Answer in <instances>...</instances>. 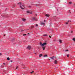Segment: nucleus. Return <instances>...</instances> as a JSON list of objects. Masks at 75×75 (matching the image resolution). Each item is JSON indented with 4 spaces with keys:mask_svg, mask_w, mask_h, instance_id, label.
I'll list each match as a JSON object with an SVG mask.
<instances>
[{
    "mask_svg": "<svg viewBox=\"0 0 75 75\" xmlns=\"http://www.w3.org/2000/svg\"><path fill=\"white\" fill-rule=\"evenodd\" d=\"M4 36H6V35H4Z\"/></svg>",
    "mask_w": 75,
    "mask_h": 75,
    "instance_id": "36",
    "label": "nucleus"
},
{
    "mask_svg": "<svg viewBox=\"0 0 75 75\" xmlns=\"http://www.w3.org/2000/svg\"><path fill=\"white\" fill-rule=\"evenodd\" d=\"M33 28H34V26H32L29 28H30V29H32Z\"/></svg>",
    "mask_w": 75,
    "mask_h": 75,
    "instance_id": "5",
    "label": "nucleus"
},
{
    "mask_svg": "<svg viewBox=\"0 0 75 75\" xmlns=\"http://www.w3.org/2000/svg\"><path fill=\"white\" fill-rule=\"evenodd\" d=\"M33 21H36V18L35 17L33 18Z\"/></svg>",
    "mask_w": 75,
    "mask_h": 75,
    "instance_id": "6",
    "label": "nucleus"
},
{
    "mask_svg": "<svg viewBox=\"0 0 75 75\" xmlns=\"http://www.w3.org/2000/svg\"><path fill=\"white\" fill-rule=\"evenodd\" d=\"M44 57H48V56H47V55L46 54V55H44Z\"/></svg>",
    "mask_w": 75,
    "mask_h": 75,
    "instance_id": "13",
    "label": "nucleus"
},
{
    "mask_svg": "<svg viewBox=\"0 0 75 75\" xmlns=\"http://www.w3.org/2000/svg\"><path fill=\"white\" fill-rule=\"evenodd\" d=\"M33 72H34V71H33L32 72H31L30 73L31 74H32V73H33Z\"/></svg>",
    "mask_w": 75,
    "mask_h": 75,
    "instance_id": "22",
    "label": "nucleus"
},
{
    "mask_svg": "<svg viewBox=\"0 0 75 75\" xmlns=\"http://www.w3.org/2000/svg\"><path fill=\"white\" fill-rule=\"evenodd\" d=\"M31 48V46H28L27 47V49H28V50H30Z\"/></svg>",
    "mask_w": 75,
    "mask_h": 75,
    "instance_id": "4",
    "label": "nucleus"
},
{
    "mask_svg": "<svg viewBox=\"0 0 75 75\" xmlns=\"http://www.w3.org/2000/svg\"><path fill=\"white\" fill-rule=\"evenodd\" d=\"M74 6H75V4H74Z\"/></svg>",
    "mask_w": 75,
    "mask_h": 75,
    "instance_id": "40",
    "label": "nucleus"
},
{
    "mask_svg": "<svg viewBox=\"0 0 75 75\" xmlns=\"http://www.w3.org/2000/svg\"><path fill=\"white\" fill-rule=\"evenodd\" d=\"M69 4H72V2H69Z\"/></svg>",
    "mask_w": 75,
    "mask_h": 75,
    "instance_id": "20",
    "label": "nucleus"
},
{
    "mask_svg": "<svg viewBox=\"0 0 75 75\" xmlns=\"http://www.w3.org/2000/svg\"><path fill=\"white\" fill-rule=\"evenodd\" d=\"M37 16V15H36V16Z\"/></svg>",
    "mask_w": 75,
    "mask_h": 75,
    "instance_id": "41",
    "label": "nucleus"
},
{
    "mask_svg": "<svg viewBox=\"0 0 75 75\" xmlns=\"http://www.w3.org/2000/svg\"><path fill=\"white\" fill-rule=\"evenodd\" d=\"M68 22H66V24H68Z\"/></svg>",
    "mask_w": 75,
    "mask_h": 75,
    "instance_id": "26",
    "label": "nucleus"
},
{
    "mask_svg": "<svg viewBox=\"0 0 75 75\" xmlns=\"http://www.w3.org/2000/svg\"><path fill=\"white\" fill-rule=\"evenodd\" d=\"M59 42H60V43H61L62 42V40H59Z\"/></svg>",
    "mask_w": 75,
    "mask_h": 75,
    "instance_id": "16",
    "label": "nucleus"
},
{
    "mask_svg": "<svg viewBox=\"0 0 75 75\" xmlns=\"http://www.w3.org/2000/svg\"><path fill=\"white\" fill-rule=\"evenodd\" d=\"M67 57L68 58L69 57V54H67Z\"/></svg>",
    "mask_w": 75,
    "mask_h": 75,
    "instance_id": "23",
    "label": "nucleus"
},
{
    "mask_svg": "<svg viewBox=\"0 0 75 75\" xmlns=\"http://www.w3.org/2000/svg\"><path fill=\"white\" fill-rule=\"evenodd\" d=\"M69 13H71V12H70V10H69Z\"/></svg>",
    "mask_w": 75,
    "mask_h": 75,
    "instance_id": "28",
    "label": "nucleus"
},
{
    "mask_svg": "<svg viewBox=\"0 0 75 75\" xmlns=\"http://www.w3.org/2000/svg\"><path fill=\"white\" fill-rule=\"evenodd\" d=\"M54 64H57V60H55L54 61Z\"/></svg>",
    "mask_w": 75,
    "mask_h": 75,
    "instance_id": "7",
    "label": "nucleus"
},
{
    "mask_svg": "<svg viewBox=\"0 0 75 75\" xmlns=\"http://www.w3.org/2000/svg\"><path fill=\"white\" fill-rule=\"evenodd\" d=\"M29 33H28V34H29Z\"/></svg>",
    "mask_w": 75,
    "mask_h": 75,
    "instance_id": "35",
    "label": "nucleus"
},
{
    "mask_svg": "<svg viewBox=\"0 0 75 75\" xmlns=\"http://www.w3.org/2000/svg\"><path fill=\"white\" fill-rule=\"evenodd\" d=\"M18 66H17L16 68V69H18Z\"/></svg>",
    "mask_w": 75,
    "mask_h": 75,
    "instance_id": "19",
    "label": "nucleus"
},
{
    "mask_svg": "<svg viewBox=\"0 0 75 75\" xmlns=\"http://www.w3.org/2000/svg\"><path fill=\"white\" fill-rule=\"evenodd\" d=\"M27 13H30V14H33L32 12H31H31H30V11H27Z\"/></svg>",
    "mask_w": 75,
    "mask_h": 75,
    "instance_id": "3",
    "label": "nucleus"
},
{
    "mask_svg": "<svg viewBox=\"0 0 75 75\" xmlns=\"http://www.w3.org/2000/svg\"><path fill=\"white\" fill-rule=\"evenodd\" d=\"M45 22V21H44Z\"/></svg>",
    "mask_w": 75,
    "mask_h": 75,
    "instance_id": "39",
    "label": "nucleus"
},
{
    "mask_svg": "<svg viewBox=\"0 0 75 75\" xmlns=\"http://www.w3.org/2000/svg\"><path fill=\"white\" fill-rule=\"evenodd\" d=\"M69 21H68V22H69Z\"/></svg>",
    "mask_w": 75,
    "mask_h": 75,
    "instance_id": "34",
    "label": "nucleus"
},
{
    "mask_svg": "<svg viewBox=\"0 0 75 75\" xmlns=\"http://www.w3.org/2000/svg\"><path fill=\"white\" fill-rule=\"evenodd\" d=\"M40 45L42 47L43 50H45V46L44 45H47V43L44 42L42 44V42H40Z\"/></svg>",
    "mask_w": 75,
    "mask_h": 75,
    "instance_id": "1",
    "label": "nucleus"
},
{
    "mask_svg": "<svg viewBox=\"0 0 75 75\" xmlns=\"http://www.w3.org/2000/svg\"><path fill=\"white\" fill-rule=\"evenodd\" d=\"M41 25H45V23H41Z\"/></svg>",
    "mask_w": 75,
    "mask_h": 75,
    "instance_id": "11",
    "label": "nucleus"
},
{
    "mask_svg": "<svg viewBox=\"0 0 75 75\" xmlns=\"http://www.w3.org/2000/svg\"><path fill=\"white\" fill-rule=\"evenodd\" d=\"M50 58H51V59H52V60H54V57H51Z\"/></svg>",
    "mask_w": 75,
    "mask_h": 75,
    "instance_id": "8",
    "label": "nucleus"
},
{
    "mask_svg": "<svg viewBox=\"0 0 75 75\" xmlns=\"http://www.w3.org/2000/svg\"><path fill=\"white\" fill-rule=\"evenodd\" d=\"M22 21H26V19H22Z\"/></svg>",
    "mask_w": 75,
    "mask_h": 75,
    "instance_id": "10",
    "label": "nucleus"
},
{
    "mask_svg": "<svg viewBox=\"0 0 75 75\" xmlns=\"http://www.w3.org/2000/svg\"><path fill=\"white\" fill-rule=\"evenodd\" d=\"M18 4L20 6V8H21L22 10H24V9L25 8V5L24 4H22L21 3V2L18 3Z\"/></svg>",
    "mask_w": 75,
    "mask_h": 75,
    "instance_id": "2",
    "label": "nucleus"
},
{
    "mask_svg": "<svg viewBox=\"0 0 75 75\" xmlns=\"http://www.w3.org/2000/svg\"><path fill=\"white\" fill-rule=\"evenodd\" d=\"M35 54H36V53H35Z\"/></svg>",
    "mask_w": 75,
    "mask_h": 75,
    "instance_id": "42",
    "label": "nucleus"
},
{
    "mask_svg": "<svg viewBox=\"0 0 75 75\" xmlns=\"http://www.w3.org/2000/svg\"><path fill=\"white\" fill-rule=\"evenodd\" d=\"M47 35H43V36H47Z\"/></svg>",
    "mask_w": 75,
    "mask_h": 75,
    "instance_id": "21",
    "label": "nucleus"
},
{
    "mask_svg": "<svg viewBox=\"0 0 75 75\" xmlns=\"http://www.w3.org/2000/svg\"><path fill=\"white\" fill-rule=\"evenodd\" d=\"M73 33V31H71V33Z\"/></svg>",
    "mask_w": 75,
    "mask_h": 75,
    "instance_id": "31",
    "label": "nucleus"
},
{
    "mask_svg": "<svg viewBox=\"0 0 75 75\" xmlns=\"http://www.w3.org/2000/svg\"><path fill=\"white\" fill-rule=\"evenodd\" d=\"M74 12H75V10H74Z\"/></svg>",
    "mask_w": 75,
    "mask_h": 75,
    "instance_id": "38",
    "label": "nucleus"
},
{
    "mask_svg": "<svg viewBox=\"0 0 75 75\" xmlns=\"http://www.w3.org/2000/svg\"><path fill=\"white\" fill-rule=\"evenodd\" d=\"M3 64H4V65H5L6 64L5 63H4Z\"/></svg>",
    "mask_w": 75,
    "mask_h": 75,
    "instance_id": "32",
    "label": "nucleus"
},
{
    "mask_svg": "<svg viewBox=\"0 0 75 75\" xmlns=\"http://www.w3.org/2000/svg\"><path fill=\"white\" fill-rule=\"evenodd\" d=\"M13 40H14V38H13V39L11 41H13Z\"/></svg>",
    "mask_w": 75,
    "mask_h": 75,
    "instance_id": "18",
    "label": "nucleus"
},
{
    "mask_svg": "<svg viewBox=\"0 0 75 75\" xmlns=\"http://www.w3.org/2000/svg\"><path fill=\"white\" fill-rule=\"evenodd\" d=\"M73 40H74V41H75V38H73Z\"/></svg>",
    "mask_w": 75,
    "mask_h": 75,
    "instance_id": "17",
    "label": "nucleus"
},
{
    "mask_svg": "<svg viewBox=\"0 0 75 75\" xmlns=\"http://www.w3.org/2000/svg\"><path fill=\"white\" fill-rule=\"evenodd\" d=\"M1 16H2V17H6V15H2Z\"/></svg>",
    "mask_w": 75,
    "mask_h": 75,
    "instance_id": "14",
    "label": "nucleus"
},
{
    "mask_svg": "<svg viewBox=\"0 0 75 75\" xmlns=\"http://www.w3.org/2000/svg\"><path fill=\"white\" fill-rule=\"evenodd\" d=\"M65 51H68V50H65Z\"/></svg>",
    "mask_w": 75,
    "mask_h": 75,
    "instance_id": "29",
    "label": "nucleus"
},
{
    "mask_svg": "<svg viewBox=\"0 0 75 75\" xmlns=\"http://www.w3.org/2000/svg\"><path fill=\"white\" fill-rule=\"evenodd\" d=\"M31 6H29V7H30Z\"/></svg>",
    "mask_w": 75,
    "mask_h": 75,
    "instance_id": "37",
    "label": "nucleus"
},
{
    "mask_svg": "<svg viewBox=\"0 0 75 75\" xmlns=\"http://www.w3.org/2000/svg\"><path fill=\"white\" fill-rule=\"evenodd\" d=\"M0 55H2V54L1 53H0Z\"/></svg>",
    "mask_w": 75,
    "mask_h": 75,
    "instance_id": "25",
    "label": "nucleus"
},
{
    "mask_svg": "<svg viewBox=\"0 0 75 75\" xmlns=\"http://www.w3.org/2000/svg\"><path fill=\"white\" fill-rule=\"evenodd\" d=\"M7 59L8 60V61H9V60H10V58L8 57L7 58Z\"/></svg>",
    "mask_w": 75,
    "mask_h": 75,
    "instance_id": "15",
    "label": "nucleus"
},
{
    "mask_svg": "<svg viewBox=\"0 0 75 75\" xmlns=\"http://www.w3.org/2000/svg\"><path fill=\"white\" fill-rule=\"evenodd\" d=\"M42 56V54H40L39 55V57H41Z\"/></svg>",
    "mask_w": 75,
    "mask_h": 75,
    "instance_id": "12",
    "label": "nucleus"
},
{
    "mask_svg": "<svg viewBox=\"0 0 75 75\" xmlns=\"http://www.w3.org/2000/svg\"><path fill=\"white\" fill-rule=\"evenodd\" d=\"M45 16H46V17H50V15L46 14L45 15Z\"/></svg>",
    "mask_w": 75,
    "mask_h": 75,
    "instance_id": "9",
    "label": "nucleus"
},
{
    "mask_svg": "<svg viewBox=\"0 0 75 75\" xmlns=\"http://www.w3.org/2000/svg\"><path fill=\"white\" fill-rule=\"evenodd\" d=\"M36 27H38V24L36 25Z\"/></svg>",
    "mask_w": 75,
    "mask_h": 75,
    "instance_id": "24",
    "label": "nucleus"
},
{
    "mask_svg": "<svg viewBox=\"0 0 75 75\" xmlns=\"http://www.w3.org/2000/svg\"><path fill=\"white\" fill-rule=\"evenodd\" d=\"M12 60H11V62H12Z\"/></svg>",
    "mask_w": 75,
    "mask_h": 75,
    "instance_id": "33",
    "label": "nucleus"
},
{
    "mask_svg": "<svg viewBox=\"0 0 75 75\" xmlns=\"http://www.w3.org/2000/svg\"><path fill=\"white\" fill-rule=\"evenodd\" d=\"M49 37L50 38H51V36H49Z\"/></svg>",
    "mask_w": 75,
    "mask_h": 75,
    "instance_id": "30",
    "label": "nucleus"
},
{
    "mask_svg": "<svg viewBox=\"0 0 75 75\" xmlns=\"http://www.w3.org/2000/svg\"><path fill=\"white\" fill-rule=\"evenodd\" d=\"M26 34H23V35L25 36V35H26Z\"/></svg>",
    "mask_w": 75,
    "mask_h": 75,
    "instance_id": "27",
    "label": "nucleus"
}]
</instances>
